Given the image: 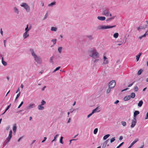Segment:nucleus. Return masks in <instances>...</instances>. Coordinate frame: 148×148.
Listing matches in <instances>:
<instances>
[{
  "mask_svg": "<svg viewBox=\"0 0 148 148\" xmlns=\"http://www.w3.org/2000/svg\"><path fill=\"white\" fill-rule=\"evenodd\" d=\"M143 101L142 100L140 101L138 104V106L139 107H141L143 104Z\"/></svg>",
  "mask_w": 148,
  "mask_h": 148,
  "instance_id": "nucleus-27",
  "label": "nucleus"
},
{
  "mask_svg": "<svg viewBox=\"0 0 148 148\" xmlns=\"http://www.w3.org/2000/svg\"><path fill=\"white\" fill-rule=\"evenodd\" d=\"M18 92H20V88H19H19H18L17 90V91H16V93H17Z\"/></svg>",
  "mask_w": 148,
  "mask_h": 148,
  "instance_id": "nucleus-61",
  "label": "nucleus"
},
{
  "mask_svg": "<svg viewBox=\"0 0 148 148\" xmlns=\"http://www.w3.org/2000/svg\"><path fill=\"white\" fill-rule=\"evenodd\" d=\"M56 4V2L55 1L51 3L48 5V6L49 7H52L54 5Z\"/></svg>",
  "mask_w": 148,
  "mask_h": 148,
  "instance_id": "nucleus-22",
  "label": "nucleus"
},
{
  "mask_svg": "<svg viewBox=\"0 0 148 148\" xmlns=\"http://www.w3.org/2000/svg\"><path fill=\"white\" fill-rule=\"evenodd\" d=\"M123 143L124 142H123L121 143L116 148H119L123 145Z\"/></svg>",
  "mask_w": 148,
  "mask_h": 148,
  "instance_id": "nucleus-48",
  "label": "nucleus"
},
{
  "mask_svg": "<svg viewBox=\"0 0 148 148\" xmlns=\"http://www.w3.org/2000/svg\"><path fill=\"white\" fill-rule=\"evenodd\" d=\"M60 68V66H58V67H57V68H56L55 69L56 70V71H57L58 70H59Z\"/></svg>",
  "mask_w": 148,
  "mask_h": 148,
  "instance_id": "nucleus-56",
  "label": "nucleus"
},
{
  "mask_svg": "<svg viewBox=\"0 0 148 148\" xmlns=\"http://www.w3.org/2000/svg\"><path fill=\"white\" fill-rule=\"evenodd\" d=\"M62 47H59L58 48V52L60 53L61 54L62 53Z\"/></svg>",
  "mask_w": 148,
  "mask_h": 148,
  "instance_id": "nucleus-26",
  "label": "nucleus"
},
{
  "mask_svg": "<svg viewBox=\"0 0 148 148\" xmlns=\"http://www.w3.org/2000/svg\"><path fill=\"white\" fill-rule=\"evenodd\" d=\"M135 95L134 93L132 92L131 93L130 95V97L131 98H134L135 97Z\"/></svg>",
  "mask_w": 148,
  "mask_h": 148,
  "instance_id": "nucleus-31",
  "label": "nucleus"
},
{
  "mask_svg": "<svg viewBox=\"0 0 148 148\" xmlns=\"http://www.w3.org/2000/svg\"><path fill=\"white\" fill-rule=\"evenodd\" d=\"M136 119H134L132 121L131 127L132 128L134 127L136 125Z\"/></svg>",
  "mask_w": 148,
  "mask_h": 148,
  "instance_id": "nucleus-11",
  "label": "nucleus"
},
{
  "mask_svg": "<svg viewBox=\"0 0 148 148\" xmlns=\"http://www.w3.org/2000/svg\"><path fill=\"white\" fill-rule=\"evenodd\" d=\"M0 33L1 35L2 36L3 34V32L2 28H1L0 29Z\"/></svg>",
  "mask_w": 148,
  "mask_h": 148,
  "instance_id": "nucleus-58",
  "label": "nucleus"
},
{
  "mask_svg": "<svg viewBox=\"0 0 148 148\" xmlns=\"http://www.w3.org/2000/svg\"><path fill=\"white\" fill-rule=\"evenodd\" d=\"M59 135L58 134H56L54 138L51 141V142L52 143L53 141H56V140L57 138L59 136Z\"/></svg>",
  "mask_w": 148,
  "mask_h": 148,
  "instance_id": "nucleus-23",
  "label": "nucleus"
},
{
  "mask_svg": "<svg viewBox=\"0 0 148 148\" xmlns=\"http://www.w3.org/2000/svg\"><path fill=\"white\" fill-rule=\"evenodd\" d=\"M109 140V139L107 140L103 143V146L102 147V148H105L107 145L108 142Z\"/></svg>",
  "mask_w": 148,
  "mask_h": 148,
  "instance_id": "nucleus-20",
  "label": "nucleus"
},
{
  "mask_svg": "<svg viewBox=\"0 0 148 148\" xmlns=\"http://www.w3.org/2000/svg\"><path fill=\"white\" fill-rule=\"evenodd\" d=\"M123 139V137L122 136H120L119 138V140H121Z\"/></svg>",
  "mask_w": 148,
  "mask_h": 148,
  "instance_id": "nucleus-63",
  "label": "nucleus"
},
{
  "mask_svg": "<svg viewBox=\"0 0 148 148\" xmlns=\"http://www.w3.org/2000/svg\"><path fill=\"white\" fill-rule=\"evenodd\" d=\"M29 51L35 61L38 64H41L42 60L41 58L36 55L34 50L33 49H30Z\"/></svg>",
  "mask_w": 148,
  "mask_h": 148,
  "instance_id": "nucleus-2",
  "label": "nucleus"
},
{
  "mask_svg": "<svg viewBox=\"0 0 148 148\" xmlns=\"http://www.w3.org/2000/svg\"><path fill=\"white\" fill-rule=\"evenodd\" d=\"M46 86H45L42 88L41 90L42 91L44 90L45 89V88H46Z\"/></svg>",
  "mask_w": 148,
  "mask_h": 148,
  "instance_id": "nucleus-57",
  "label": "nucleus"
},
{
  "mask_svg": "<svg viewBox=\"0 0 148 148\" xmlns=\"http://www.w3.org/2000/svg\"><path fill=\"white\" fill-rule=\"evenodd\" d=\"M116 85V82L115 80H112L110 81L109 84L108 86L110 88H113Z\"/></svg>",
  "mask_w": 148,
  "mask_h": 148,
  "instance_id": "nucleus-8",
  "label": "nucleus"
},
{
  "mask_svg": "<svg viewBox=\"0 0 148 148\" xmlns=\"http://www.w3.org/2000/svg\"><path fill=\"white\" fill-rule=\"evenodd\" d=\"M51 30L52 31L56 32L57 30V28L56 27H52Z\"/></svg>",
  "mask_w": 148,
  "mask_h": 148,
  "instance_id": "nucleus-24",
  "label": "nucleus"
},
{
  "mask_svg": "<svg viewBox=\"0 0 148 148\" xmlns=\"http://www.w3.org/2000/svg\"><path fill=\"white\" fill-rule=\"evenodd\" d=\"M93 113H92V112L91 113H90V114H88V115H87V118H89L90 117Z\"/></svg>",
  "mask_w": 148,
  "mask_h": 148,
  "instance_id": "nucleus-50",
  "label": "nucleus"
},
{
  "mask_svg": "<svg viewBox=\"0 0 148 148\" xmlns=\"http://www.w3.org/2000/svg\"><path fill=\"white\" fill-rule=\"evenodd\" d=\"M130 99V95H127L125 96L123 98V100L125 101H127Z\"/></svg>",
  "mask_w": 148,
  "mask_h": 148,
  "instance_id": "nucleus-19",
  "label": "nucleus"
},
{
  "mask_svg": "<svg viewBox=\"0 0 148 148\" xmlns=\"http://www.w3.org/2000/svg\"><path fill=\"white\" fill-rule=\"evenodd\" d=\"M138 140H139L138 138L135 139V140L131 143L130 146L128 148H131L133 145Z\"/></svg>",
  "mask_w": 148,
  "mask_h": 148,
  "instance_id": "nucleus-13",
  "label": "nucleus"
},
{
  "mask_svg": "<svg viewBox=\"0 0 148 148\" xmlns=\"http://www.w3.org/2000/svg\"><path fill=\"white\" fill-rule=\"evenodd\" d=\"M144 28L142 26L139 27L137 28V29L138 30H139L140 29H142Z\"/></svg>",
  "mask_w": 148,
  "mask_h": 148,
  "instance_id": "nucleus-54",
  "label": "nucleus"
},
{
  "mask_svg": "<svg viewBox=\"0 0 148 148\" xmlns=\"http://www.w3.org/2000/svg\"><path fill=\"white\" fill-rule=\"evenodd\" d=\"M142 53H140L139 54L136 56V59L137 60V61H138Z\"/></svg>",
  "mask_w": 148,
  "mask_h": 148,
  "instance_id": "nucleus-25",
  "label": "nucleus"
},
{
  "mask_svg": "<svg viewBox=\"0 0 148 148\" xmlns=\"http://www.w3.org/2000/svg\"><path fill=\"white\" fill-rule=\"evenodd\" d=\"M51 41L53 43V45H55L56 43V42H57V39H52L51 40Z\"/></svg>",
  "mask_w": 148,
  "mask_h": 148,
  "instance_id": "nucleus-35",
  "label": "nucleus"
},
{
  "mask_svg": "<svg viewBox=\"0 0 148 148\" xmlns=\"http://www.w3.org/2000/svg\"><path fill=\"white\" fill-rule=\"evenodd\" d=\"M21 6L24 7L27 12H29L30 11V8L29 6L26 3H22L21 5Z\"/></svg>",
  "mask_w": 148,
  "mask_h": 148,
  "instance_id": "nucleus-7",
  "label": "nucleus"
},
{
  "mask_svg": "<svg viewBox=\"0 0 148 148\" xmlns=\"http://www.w3.org/2000/svg\"><path fill=\"white\" fill-rule=\"evenodd\" d=\"M119 34L118 33H116L113 34V37L115 38H117L118 37Z\"/></svg>",
  "mask_w": 148,
  "mask_h": 148,
  "instance_id": "nucleus-30",
  "label": "nucleus"
},
{
  "mask_svg": "<svg viewBox=\"0 0 148 148\" xmlns=\"http://www.w3.org/2000/svg\"><path fill=\"white\" fill-rule=\"evenodd\" d=\"M46 104V102L44 100H42L41 102V104L40 105L43 106Z\"/></svg>",
  "mask_w": 148,
  "mask_h": 148,
  "instance_id": "nucleus-33",
  "label": "nucleus"
},
{
  "mask_svg": "<svg viewBox=\"0 0 148 148\" xmlns=\"http://www.w3.org/2000/svg\"><path fill=\"white\" fill-rule=\"evenodd\" d=\"M30 30L29 28V25L27 24L26 25V27L25 29V32H28V31Z\"/></svg>",
  "mask_w": 148,
  "mask_h": 148,
  "instance_id": "nucleus-29",
  "label": "nucleus"
},
{
  "mask_svg": "<svg viewBox=\"0 0 148 148\" xmlns=\"http://www.w3.org/2000/svg\"><path fill=\"white\" fill-rule=\"evenodd\" d=\"M1 62L2 64L4 66H6L7 65V63L4 60L3 58V57L1 58Z\"/></svg>",
  "mask_w": 148,
  "mask_h": 148,
  "instance_id": "nucleus-21",
  "label": "nucleus"
},
{
  "mask_svg": "<svg viewBox=\"0 0 148 148\" xmlns=\"http://www.w3.org/2000/svg\"><path fill=\"white\" fill-rule=\"evenodd\" d=\"M143 71V70H142L141 69H140L138 71V75H140L141 74V73H142Z\"/></svg>",
  "mask_w": 148,
  "mask_h": 148,
  "instance_id": "nucleus-38",
  "label": "nucleus"
},
{
  "mask_svg": "<svg viewBox=\"0 0 148 148\" xmlns=\"http://www.w3.org/2000/svg\"><path fill=\"white\" fill-rule=\"evenodd\" d=\"M11 104H10L8 107H7V108H6V109L5 110V112H6L7 110L10 108V106H11Z\"/></svg>",
  "mask_w": 148,
  "mask_h": 148,
  "instance_id": "nucleus-45",
  "label": "nucleus"
},
{
  "mask_svg": "<svg viewBox=\"0 0 148 148\" xmlns=\"http://www.w3.org/2000/svg\"><path fill=\"white\" fill-rule=\"evenodd\" d=\"M134 91L136 92H137L138 90V86H136L134 88Z\"/></svg>",
  "mask_w": 148,
  "mask_h": 148,
  "instance_id": "nucleus-43",
  "label": "nucleus"
},
{
  "mask_svg": "<svg viewBox=\"0 0 148 148\" xmlns=\"http://www.w3.org/2000/svg\"><path fill=\"white\" fill-rule=\"evenodd\" d=\"M23 104V101H22L21 102V103L18 106V108H20V107L22 106V105Z\"/></svg>",
  "mask_w": 148,
  "mask_h": 148,
  "instance_id": "nucleus-47",
  "label": "nucleus"
},
{
  "mask_svg": "<svg viewBox=\"0 0 148 148\" xmlns=\"http://www.w3.org/2000/svg\"><path fill=\"white\" fill-rule=\"evenodd\" d=\"M20 94H21V92H19L17 94V95H16V97H17V98H18V97H19L20 95Z\"/></svg>",
  "mask_w": 148,
  "mask_h": 148,
  "instance_id": "nucleus-51",
  "label": "nucleus"
},
{
  "mask_svg": "<svg viewBox=\"0 0 148 148\" xmlns=\"http://www.w3.org/2000/svg\"><path fill=\"white\" fill-rule=\"evenodd\" d=\"M6 42V40H4V41H3V43H4V46L5 47V42Z\"/></svg>",
  "mask_w": 148,
  "mask_h": 148,
  "instance_id": "nucleus-64",
  "label": "nucleus"
},
{
  "mask_svg": "<svg viewBox=\"0 0 148 148\" xmlns=\"http://www.w3.org/2000/svg\"><path fill=\"white\" fill-rule=\"evenodd\" d=\"M115 140V137H113L110 139V143H112Z\"/></svg>",
  "mask_w": 148,
  "mask_h": 148,
  "instance_id": "nucleus-40",
  "label": "nucleus"
},
{
  "mask_svg": "<svg viewBox=\"0 0 148 148\" xmlns=\"http://www.w3.org/2000/svg\"><path fill=\"white\" fill-rule=\"evenodd\" d=\"M98 131V129L97 128H95L94 130V134H96Z\"/></svg>",
  "mask_w": 148,
  "mask_h": 148,
  "instance_id": "nucleus-44",
  "label": "nucleus"
},
{
  "mask_svg": "<svg viewBox=\"0 0 148 148\" xmlns=\"http://www.w3.org/2000/svg\"><path fill=\"white\" fill-rule=\"evenodd\" d=\"M148 34L147 33V32H146V33L143 35L142 36L143 38L145 37L146 36V35H148Z\"/></svg>",
  "mask_w": 148,
  "mask_h": 148,
  "instance_id": "nucleus-49",
  "label": "nucleus"
},
{
  "mask_svg": "<svg viewBox=\"0 0 148 148\" xmlns=\"http://www.w3.org/2000/svg\"><path fill=\"white\" fill-rule=\"evenodd\" d=\"M38 108L39 110H43L45 109V107L43 106L39 105L38 106Z\"/></svg>",
  "mask_w": 148,
  "mask_h": 148,
  "instance_id": "nucleus-17",
  "label": "nucleus"
},
{
  "mask_svg": "<svg viewBox=\"0 0 148 148\" xmlns=\"http://www.w3.org/2000/svg\"><path fill=\"white\" fill-rule=\"evenodd\" d=\"M16 130V125H15L13 127V131L14 132V134L15 133Z\"/></svg>",
  "mask_w": 148,
  "mask_h": 148,
  "instance_id": "nucleus-32",
  "label": "nucleus"
},
{
  "mask_svg": "<svg viewBox=\"0 0 148 148\" xmlns=\"http://www.w3.org/2000/svg\"><path fill=\"white\" fill-rule=\"evenodd\" d=\"M145 119H148V112H147L146 114V115L145 116Z\"/></svg>",
  "mask_w": 148,
  "mask_h": 148,
  "instance_id": "nucleus-53",
  "label": "nucleus"
},
{
  "mask_svg": "<svg viewBox=\"0 0 148 148\" xmlns=\"http://www.w3.org/2000/svg\"><path fill=\"white\" fill-rule=\"evenodd\" d=\"M12 131L11 130L9 132V134L8 137L6 138L4 142L5 145L8 144L10 141L12 137Z\"/></svg>",
  "mask_w": 148,
  "mask_h": 148,
  "instance_id": "nucleus-5",
  "label": "nucleus"
},
{
  "mask_svg": "<svg viewBox=\"0 0 148 148\" xmlns=\"http://www.w3.org/2000/svg\"><path fill=\"white\" fill-rule=\"evenodd\" d=\"M121 123V124L124 126H125L126 125V123L125 121H122Z\"/></svg>",
  "mask_w": 148,
  "mask_h": 148,
  "instance_id": "nucleus-36",
  "label": "nucleus"
},
{
  "mask_svg": "<svg viewBox=\"0 0 148 148\" xmlns=\"http://www.w3.org/2000/svg\"><path fill=\"white\" fill-rule=\"evenodd\" d=\"M103 62L102 65H104L108 64L109 63V61L108 58L107 57L106 54H104L103 56V58L102 59Z\"/></svg>",
  "mask_w": 148,
  "mask_h": 148,
  "instance_id": "nucleus-4",
  "label": "nucleus"
},
{
  "mask_svg": "<svg viewBox=\"0 0 148 148\" xmlns=\"http://www.w3.org/2000/svg\"><path fill=\"white\" fill-rule=\"evenodd\" d=\"M111 20H112V19H111V18H108L106 20V21H110Z\"/></svg>",
  "mask_w": 148,
  "mask_h": 148,
  "instance_id": "nucleus-55",
  "label": "nucleus"
},
{
  "mask_svg": "<svg viewBox=\"0 0 148 148\" xmlns=\"http://www.w3.org/2000/svg\"><path fill=\"white\" fill-rule=\"evenodd\" d=\"M110 12V11L108 9H106L104 10L103 12V14L106 16H109Z\"/></svg>",
  "mask_w": 148,
  "mask_h": 148,
  "instance_id": "nucleus-9",
  "label": "nucleus"
},
{
  "mask_svg": "<svg viewBox=\"0 0 148 148\" xmlns=\"http://www.w3.org/2000/svg\"><path fill=\"white\" fill-rule=\"evenodd\" d=\"M48 16V14H47V13L45 15L44 17L43 18V20H44Z\"/></svg>",
  "mask_w": 148,
  "mask_h": 148,
  "instance_id": "nucleus-46",
  "label": "nucleus"
},
{
  "mask_svg": "<svg viewBox=\"0 0 148 148\" xmlns=\"http://www.w3.org/2000/svg\"><path fill=\"white\" fill-rule=\"evenodd\" d=\"M53 56L51 57L50 58V62L51 63H52V64H53Z\"/></svg>",
  "mask_w": 148,
  "mask_h": 148,
  "instance_id": "nucleus-37",
  "label": "nucleus"
},
{
  "mask_svg": "<svg viewBox=\"0 0 148 148\" xmlns=\"http://www.w3.org/2000/svg\"><path fill=\"white\" fill-rule=\"evenodd\" d=\"M119 100H117L114 102V103L115 104H116L118 103H119Z\"/></svg>",
  "mask_w": 148,
  "mask_h": 148,
  "instance_id": "nucleus-59",
  "label": "nucleus"
},
{
  "mask_svg": "<svg viewBox=\"0 0 148 148\" xmlns=\"http://www.w3.org/2000/svg\"><path fill=\"white\" fill-rule=\"evenodd\" d=\"M134 82H133L131 84H129V85L128 86V87H130L133 84V83H134Z\"/></svg>",
  "mask_w": 148,
  "mask_h": 148,
  "instance_id": "nucleus-60",
  "label": "nucleus"
},
{
  "mask_svg": "<svg viewBox=\"0 0 148 148\" xmlns=\"http://www.w3.org/2000/svg\"><path fill=\"white\" fill-rule=\"evenodd\" d=\"M47 139V137H44V138L43 140H42V143H43Z\"/></svg>",
  "mask_w": 148,
  "mask_h": 148,
  "instance_id": "nucleus-52",
  "label": "nucleus"
},
{
  "mask_svg": "<svg viewBox=\"0 0 148 148\" xmlns=\"http://www.w3.org/2000/svg\"><path fill=\"white\" fill-rule=\"evenodd\" d=\"M112 88H110V87H109L108 88V89L107 90L106 93L107 94H108V93H109L110 92V91H111V89H112Z\"/></svg>",
  "mask_w": 148,
  "mask_h": 148,
  "instance_id": "nucleus-34",
  "label": "nucleus"
},
{
  "mask_svg": "<svg viewBox=\"0 0 148 148\" xmlns=\"http://www.w3.org/2000/svg\"><path fill=\"white\" fill-rule=\"evenodd\" d=\"M36 106L34 103H31L26 108L27 110L30 109L35 108Z\"/></svg>",
  "mask_w": 148,
  "mask_h": 148,
  "instance_id": "nucleus-10",
  "label": "nucleus"
},
{
  "mask_svg": "<svg viewBox=\"0 0 148 148\" xmlns=\"http://www.w3.org/2000/svg\"><path fill=\"white\" fill-rule=\"evenodd\" d=\"M14 12L15 14H18L19 13V11L18 9L16 7L14 6L13 8Z\"/></svg>",
  "mask_w": 148,
  "mask_h": 148,
  "instance_id": "nucleus-12",
  "label": "nucleus"
},
{
  "mask_svg": "<svg viewBox=\"0 0 148 148\" xmlns=\"http://www.w3.org/2000/svg\"><path fill=\"white\" fill-rule=\"evenodd\" d=\"M12 131L11 130L9 132V134L8 137L6 138L4 142L5 145L8 144L10 141L12 137Z\"/></svg>",
  "mask_w": 148,
  "mask_h": 148,
  "instance_id": "nucleus-6",
  "label": "nucleus"
},
{
  "mask_svg": "<svg viewBox=\"0 0 148 148\" xmlns=\"http://www.w3.org/2000/svg\"><path fill=\"white\" fill-rule=\"evenodd\" d=\"M71 118H69V119L68 120V121L67 122V123H69L70 122V121H71Z\"/></svg>",
  "mask_w": 148,
  "mask_h": 148,
  "instance_id": "nucleus-62",
  "label": "nucleus"
},
{
  "mask_svg": "<svg viewBox=\"0 0 148 148\" xmlns=\"http://www.w3.org/2000/svg\"><path fill=\"white\" fill-rule=\"evenodd\" d=\"M116 25L113 26L99 25L97 27V29L98 30H103L105 29L112 28L115 27Z\"/></svg>",
  "mask_w": 148,
  "mask_h": 148,
  "instance_id": "nucleus-3",
  "label": "nucleus"
},
{
  "mask_svg": "<svg viewBox=\"0 0 148 148\" xmlns=\"http://www.w3.org/2000/svg\"><path fill=\"white\" fill-rule=\"evenodd\" d=\"M139 114V111L137 110L135 111L134 112L133 118L136 119V116Z\"/></svg>",
  "mask_w": 148,
  "mask_h": 148,
  "instance_id": "nucleus-15",
  "label": "nucleus"
},
{
  "mask_svg": "<svg viewBox=\"0 0 148 148\" xmlns=\"http://www.w3.org/2000/svg\"><path fill=\"white\" fill-rule=\"evenodd\" d=\"M63 137L62 136H61L60 139V142L62 144H63V142L62 141V140Z\"/></svg>",
  "mask_w": 148,
  "mask_h": 148,
  "instance_id": "nucleus-42",
  "label": "nucleus"
},
{
  "mask_svg": "<svg viewBox=\"0 0 148 148\" xmlns=\"http://www.w3.org/2000/svg\"><path fill=\"white\" fill-rule=\"evenodd\" d=\"M28 32H25L23 35V37L24 39H25L29 36Z\"/></svg>",
  "mask_w": 148,
  "mask_h": 148,
  "instance_id": "nucleus-14",
  "label": "nucleus"
},
{
  "mask_svg": "<svg viewBox=\"0 0 148 148\" xmlns=\"http://www.w3.org/2000/svg\"><path fill=\"white\" fill-rule=\"evenodd\" d=\"M98 109V107H97V108H95V109L93 110L92 112V113H93L94 114V113L97 112V110Z\"/></svg>",
  "mask_w": 148,
  "mask_h": 148,
  "instance_id": "nucleus-41",
  "label": "nucleus"
},
{
  "mask_svg": "<svg viewBox=\"0 0 148 148\" xmlns=\"http://www.w3.org/2000/svg\"><path fill=\"white\" fill-rule=\"evenodd\" d=\"M110 136V135L109 134H108L104 136H103V139L104 140H106Z\"/></svg>",
  "mask_w": 148,
  "mask_h": 148,
  "instance_id": "nucleus-28",
  "label": "nucleus"
},
{
  "mask_svg": "<svg viewBox=\"0 0 148 148\" xmlns=\"http://www.w3.org/2000/svg\"><path fill=\"white\" fill-rule=\"evenodd\" d=\"M87 38L90 40H92L94 38V37L92 35H88L86 36Z\"/></svg>",
  "mask_w": 148,
  "mask_h": 148,
  "instance_id": "nucleus-18",
  "label": "nucleus"
},
{
  "mask_svg": "<svg viewBox=\"0 0 148 148\" xmlns=\"http://www.w3.org/2000/svg\"><path fill=\"white\" fill-rule=\"evenodd\" d=\"M97 18L100 21H104L106 19V18L105 17L102 16H98L97 17Z\"/></svg>",
  "mask_w": 148,
  "mask_h": 148,
  "instance_id": "nucleus-16",
  "label": "nucleus"
},
{
  "mask_svg": "<svg viewBox=\"0 0 148 148\" xmlns=\"http://www.w3.org/2000/svg\"><path fill=\"white\" fill-rule=\"evenodd\" d=\"M95 60L94 61V63H97L99 61V58L94 59Z\"/></svg>",
  "mask_w": 148,
  "mask_h": 148,
  "instance_id": "nucleus-39",
  "label": "nucleus"
},
{
  "mask_svg": "<svg viewBox=\"0 0 148 148\" xmlns=\"http://www.w3.org/2000/svg\"><path fill=\"white\" fill-rule=\"evenodd\" d=\"M88 53L89 56L93 59L99 58V54L95 48H92L89 50Z\"/></svg>",
  "mask_w": 148,
  "mask_h": 148,
  "instance_id": "nucleus-1",
  "label": "nucleus"
}]
</instances>
